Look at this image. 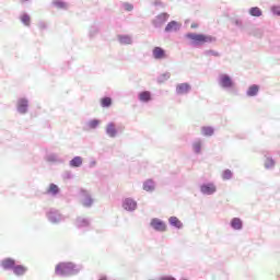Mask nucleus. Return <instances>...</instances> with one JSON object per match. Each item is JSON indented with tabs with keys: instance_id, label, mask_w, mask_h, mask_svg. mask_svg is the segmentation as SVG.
Returning <instances> with one entry per match:
<instances>
[{
	"instance_id": "f257e3e1",
	"label": "nucleus",
	"mask_w": 280,
	"mask_h": 280,
	"mask_svg": "<svg viewBox=\"0 0 280 280\" xmlns=\"http://www.w3.org/2000/svg\"><path fill=\"white\" fill-rule=\"evenodd\" d=\"M78 269L73 262H60L55 268V275L59 277H71V275H77Z\"/></svg>"
},
{
	"instance_id": "f03ea898",
	"label": "nucleus",
	"mask_w": 280,
	"mask_h": 280,
	"mask_svg": "<svg viewBox=\"0 0 280 280\" xmlns=\"http://www.w3.org/2000/svg\"><path fill=\"white\" fill-rule=\"evenodd\" d=\"M186 38L192 40L194 45H205L207 43H213V40H215V37L213 36L196 33L186 34Z\"/></svg>"
},
{
	"instance_id": "7ed1b4c3",
	"label": "nucleus",
	"mask_w": 280,
	"mask_h": 280,
	"mask_svg": "<svg viewBox=\"0 0 280 280\" xmlns=\"http://www.w3.org/2000/svg\"><path fill=\"white\" fill-rule=\"evenodd\" d=\"M151 226L155 230V231H166L167 226L165 225V223L159 219H152L151 221Z\"/></svg>"
},
{
	"instance_id": "20e7f679",
	"label": "nucleus",
	"mask_w": 280,
	"mask_h": 280,
	"mask_svg": "<svg viewBox=\"0 0 280 280\" xmlns=\"http://www.w3.org/2000/svg\"><path fill=\"white\" fill-rule=\"evenodd\" d=\"M191 91V85L189 83H180L176 86V93L178 95H185L186 93H189Z\"/></svg>"
},
{
	"instance_id": "39448f33",
	"label": "nucleus",
	"mask_w": 280,
	"mask_h": 280,
	"mask_svg": "<svg viewBox=\"0 0 280 280\" xmlns=\"http://www.w3.org/2000/svg\"><path fill=\"white\" fill-rule=\"evenodd\" d=\"M220 84L221 86H223V89H231V86H233V81L231 80V77L222 74L220 79Z\"/></svg>"
},
{
	"instance_id": "423d86ee",
	"label": "nucleus",
	"mask_w": 280,
	"mask_h": 280,
	"mask_svg": "<svg viewBox=\"0 0 280 280\" xmlns=\"http://www.w3.org/2000/svg\"><path fill=\"white\" fill-rule=\"evenodd\" d=\"M122 207L126 209V211H135V209H137V201L132 199H126L122 203Z\"/></svg>"
},
{
	"instance_id": "0eeeda50",
	"label": "nucleus",
	"mask_w": 280,
	"mask_h": 280,
	"mask_svg": "<svg viewBox=\"0 0 280 280\" xmlns=\"http://www.w3.org/2000/svg\"><path fill=\"white\" fill-rule=\"evenodd\" d=\"M200 189L207 196H211V194H215V185L213 184L202 185Z\"/></svg>"
},
{
	"instance_id": "6e6552de",
	"label": "nucleus",
	"mask_w": 280,
	"mask_h": 280,
	"mask_svg": "<svg viewBox=\"0 0 280 280\" xmlns=\"http://www.w3.org/2000/svg\"><path fill=\"white\" fill-rule=\"evenodd\" d=\"M153 57L156 60H162V58H166L165 50L163 48H161V47H155L153 49Z\"/></svg>"
},
{
	"instance_id": "1a4fd4ad",
	"label": "nucleus",
	"mask_w": 280,
	"mask_h": 280,
	"mask_svg": "<svg viewBox=\"0 0 280 280\" xmlns=\"http://www.w3.org/2000/svg\"><path fill=\"white\" fill-rule=\"evenodd\" d=\"M15 261L12 258H5L4 260L1 261V266L4 270H10L14 268Z\"/></svg>"
},
{
	"instance_id": "9d476101",
	"label": "nucleus",
	"mask_w": 280,
	"mask_h": 280,
	"mask_svg": "<svg viewBox=\"0 0 280 280\" xmlns=\"http://www.w3.org/2000/svg\"><path fill=\"white\" fill-rule=\"evenodd\" d=\"M178 30H180V24L176 21L170 22L165 27V32H178Z\"/></svg>"
},
{
	"instance_id": "9b49d317",
	"label": "nucleus",
	"mask_w": 280,
	"mask_h": 280,
	"mask_svg": "<svg viewBox=\"0 0 280 280\" xmlns=\"http://www.w3.org/2000/svg\"><path fill=\"white\" fill-rule=\"evenodd\" d=\"M106 133L108 135V137H112V138L117 137V128L115 127V124L109 122L106 126Z\"/></svg>"
},
{
	"instance_id": "f8f14e48",
	"label": "nucleus",
	"mask_w": 280,
	"mask_h": 280,
	"mask_svg": "<svg viewBox=\"0 0 280 280\" xmlns=\"http://www.w3.org/2000/svg\"><path fill=\"white\" fill-rule=\"evenodd\" d=\"M13 272L14 275H16L18 277L23 276L25 272H27V267L23 266V265H18L13 267Z\"/></svg>"
},
{
	"instance_id": "ddd939ff",
	"label": "nucleus",
	"mask_w": 280,
	"mask_h": 280,
	"mask_svg": "<svg viewBox=\"0 0 280 280\" xmlns=\"http://www.w3.org/2000/svg\"><path fill=\"white\" fill-rule=\"evenodd\" d=\"M18 110L19 113L25 114L27 113V100H20L18 103Z\"/></svg>"
},
{
	"instance_id": "4468645a",
	"label": "nucleus",
	"mask_w": 280,
	"mask_h": 280,
	"mask_svg": "<svg viewBox=\"0 0 280 280\" xmlns=\"http://www.w3.org/2000/svg\"><path fill=\"white\" fill-rule=\"evenodd\" d=\"M140 102H150L152 100V93L150 91H144L139 94Z\"/></svg>"
},
{
	"instance_id": "2eb2a0df",
	"label": "nucleus",
	"mask_w": 280,
	"mask_h": 280,
	"mask_svg": "<svg viewBox=\"0 0 280 280\" xmlns=\"http://www.w3.org/2000/svg\"><path fill=\"white\" fill-rule=\"evenodd\" d=\"M170 224H172V226H175L176 229H183V222H180V220L176 217H171L168 219Z\"/></svg>"
},
{
	"instance_id": "dca6fc26",
	"label": "nucleus",
	"mask_w": 280,
	"mask_h": 280,
	"mask_svg": "<svg viewBox=\"0 0 280 280\" xmlns=\"http://www.w3.org/2000/svg\"><path fill=\"white\" fill-rule=\"evenodd\" d=\"M231 226L235 229V231H240L242 229V220L240 218L232 219Z\"/></svg>"
},
{
	"instance_id": "f3484780",
	"label": "nucleus",
	"mask_w": 280,
	"mask_h": 280,
	"mask_svg": "<svg viewBox=\"0 0 280 280\" xmlns=\"http://www.w3.org/2000/svg\"><path fill=\"white\" fill-rule=\"evenodd\" d=\"M259 93V85H252L247 91L248 97H255Z\"/></svg>"
},
{
	"instance_id": "a211bd4d",
	"label": "nucleus",
	"mask_w": 280,
	"mask_h": 280,
	"mask_svg": "<svg viewBox=\"0 0 280 280\" xmlns=\"http://www.w3.org/2000/svg\"><path fill=\"white\" fill-rule=\"evenodd\" d=\"M101 106L103 108H108V107L113 106V98H110V97L101 98Z\"/></svg>"
},
{
	"instance_id": "6ab92c4d",
	"label": "nucleus",
	"mask_w": 280,
	"mask_h": 280,
	"mask_svg": "<svg viewBox=\"0 0 280 280\" xmlns=\"http://www.w3.org/2000/svg\"><path fill=\"white\" fill-rule=\"evenodd\" d=\"M83 207H91L93 205V198L90 195H84L82 199Z\"/></svg>"
},
{
	"instance_id": "aec40b11",
	"label": "nucleus",
	"mask_w": 280,
	"mask_h": 280,
	"mask_svg": "<svg viewBox=\"0 0 280 280\" xmlns=\"http://www.w3.org/2000/svg\"><path fill=\"white\" fill-rule=\"evenodd\" d=\"M52 5H55V8L58 10H67V4L62 2V0H54Z\"/></svg>"
},
{
	"instance_id": "412c9836",
	"label": "nucleus",
	"mask_w": 280,
	"mask_h": 280,
	"mask_svg": "<svg viewBox=\"0 0 280 280\" xmlns=\"http://www.w3.org/2000/svg\"><path fill=\"white\" fill-rule=\"evenodd\" d=\"M21 22L26 25V27H30V23H32V18H30L28 14L24 13L21 15Z\"/></svg>"
},
{
	"instance_id": "4be33fe9",
	"label": "nucleus",
	"mask_w": 280,
	"mask_h": 280,
	"mask_svg": "<svg viewBox=\"0 0 280 280\" xmlns=\"http://www.w3.org/2000/svg\"><path fill=\"white\" fill-rule=\"evenodd\" d=\"M143 190L144 191H154V182L152 180H147L143 185Z\"/></svg>"
},
{
	"instance_id": "5701e85b",
	"label": "nucleus",
	"mask_w": 280,
	"mask_h": 280,
	"mask_svg": "<svg viewBox=\"0 0 280 280\" xmlns=\"http://www.w3.org/2000/svg\"><path fill=\"white\" fill-rule=\"evenodd\" d=\"M70 165L71 167H80V165H82V158L75 156L70 161Z\"/></svg>"
},
{
	"instance_id": "b1692460",
	"label": "nucleus",
	"mask_w": 280,
	"mask_h": 280,
	"mask_svg": "<svg viewBox=\"0 0 280 280\" xmlns=\"http://www.w3.org/2000/svg\"><path fill=\"white\" fill-rule=\"evenodd\" d=\"M201 132H202L203 137H211L213 135V128L202 127Z\"/></svg>"
},
{
	"instance_id": "393cba45",
	"label": "nucleus",
	"mask_w": 280,
	"mask_h": 280,
	"mask_svg": "<svg viewBox=\"0 0 280 280\" xmlns=\"http://www.w3.org/2000/svg\"><path fill=\"white\" fill-rule=\"evenodd\" d=\"M249 14L252 16H261V9H259L258 7H254L249 10Z\"/></svg>"
},
{
	"instance_id": "a878e982",
	"label": "nucleus",
	"mask_w": 280,
	"mask_h": 280,
	"mask_svg": "<svg viewBox=\"0 0 280 280\" xmlns=\"http://www.w3.org/2000/svg\"><path fill=\"white\" fill-rule=\"evenodd\" d=\"M223 180H231L233 178V172L231 170H225L222 174Z\"/></svg>"
},
{
	"instance_id": "bb28decb",
	"label": "nucleus",
	"mask_w": 280,
	"mask_h": 280,
	"mask_svg": "<svg viewBox=\"0 0 280 280\" xmlns=\"http://www.w3.org/2000/svg\"><path fill=\"white\" fill-rule=\"evenodd\" d=\"M194 152L196 154H200V150H202V142L198 141L192 144Z\"/></svg>"
},
{
	"instance_id": "cd10ccee",
	"label": "nucleus",
	"mask_w": 280,
	"mask_h": 280,
	"mask_svg": "<svg viewBox=\"0 0 280 280\" xmlns=\"http://www.w3.org/2000/svg\"><path fill=\"white\" fill-rule=\"evenodd\" d=\"M154 25H159V23H165V13H161L154 21Z\"/></svg>"
},
{
	"instance_id": "c85d7f7f",
	"label": "nucleus",
	"mask_w": 280,
	"mask_h": 280,
	"mask_svg": "<svg viewBox=\"0 0 280 280\" xmlns=\"http://www.w3.org/2000/svg\"><path fill=\"white\" fill-rule=\"evenodd\" d=\"M59 189H58V186H56L55 184H50L48 190H47V194H58Z\"/></svg>"
},
{
	"instance_id": "c756f323",
	"label": "nucleus",
	"mask_w": 280,
	"mask_h": 280,
	"mask_svg": "<svg viewBox=\"0 0 280 280\" xmlns=\"http://www.w3.org/2000/svg\"><path fill=\"white\" fill-rule=\"evenodd\" d=\"M265 167L267 170H270V167H275V160L272 159H267L266 162H265Z\"/></svg>"
},
{
	"instance_id": "7c9ffc66",
	"label": "nucleus",
	"mask_w": 280,
	"mask_h": 280,
	"mask_svg": "<svg viewBox=\"0 0 280 280\" xmlns=\"http://www.w3.org/2000/svg\"><path fill=\"white\" fill-rule=\"evenodd\" d=\"M90 128H97L100 126V120H92L89 122Z\"/></svg>"
},
{
	"instance_id": "2f4dec72",
	"label": "nucleus",
	"mask_w": 280,
	"mask_h": 280,
	"mask_svg": "<svg viewBox=\"0 0 280 280\" xmlns=\"http://www.w3.org/2000/svg\"><path fill=\"white\" fill-rule=\"evenodd\" d=\"M125 10H127V12H131V10H133L132 4L126 3V4H125Z\"/></svg>"
},
{
	"instance_id": "473e14b6",
	"label": "nucleus",
	"mask_w": 280,
	"mask_h": 280,
	"mask_svg": "<svg viewBox=\"0 0 280 280\" xmlns=\"http://www.w3.org/2000/svg\"><path fill=\"white\" fill-rule=\"evenodd\" d=\"M190 27H191V30L198 28V23H192V24L190 25Z\"/></svg>"
},
{
	"instance_id": "72a5a7b5",
	"label": "nucleus",
	"mask_w": 280,
	"mask_h": 280,
	"mask_svg": "<svg viewBox=\"0 0 280 280\" xmlns=\"http://www.w3.org/2000/svg\"><path fill=\"white\" fill-rule=\"evenodd\" d=\"M49 219H50V221H52V222H58V220H54V217H49Z\"/></svg>"
},
{
	"instance_id": "f704fd0d",
	"label": "nucleus",
	"mask_w": 280,
	"mask_h": 280,
	"mask_svg": "<svg viewBox=\"0 0 280 280\" xmlns=\"http://www.w3.org/2000/svg\"><path fill=\"white\" fill-rule=\"evenodd\" d=\"M98 280H107V279H106V277H102V278H100Z\"/></svg>"
},
{
	"instance_id": "c9c22d12",
	"label": "nucleus",
	"mask_w": 280,
	"mask_h": 280,
	"mask_svg": "<svg viewBox=\"0 0 280 280\" xmlns=\"http://www.w3.org/2000/svg\"><path fill=\"white\" fill-rule=\"evenodd\" d=\"M25 1H28V0H21L22 3H25Z\"/></svg>"
}]
</instances>
